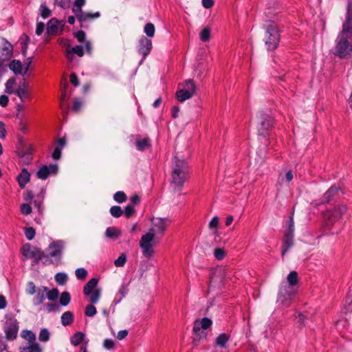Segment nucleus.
<instances>
[{
	"mask_svg": "<svg viewBox=\"0 0 352 352\" xmlns=\"http://www.w3.org/2000/svg\"><path fill=\"white\" fill-rule=\"evenodd\" d=\"M85 0H75L74 1L72 10L79 21H85L100 17V14L99 12H96L94 14L82 12V7L85 5Z\"/></svg>",
	"mask_w": 352,
	"mask_h": 352,
	"instance_id": "obj_10",
	"label": "nucleus"
},
{
	"mask_svg": "<svg viewBox=\"0 0 352 352\" xmlns=\"http://www.w3.org/2000/svg\"><path fill=\"white\" fill-rule=\"evenodd\" d=\"M14 93L16 95L20 98L21 100H23L25 98H28L29 96V92L28 90L21 89H17Z\"/></svg>",
	"mask_w": 352,
	"mask_h": 352,
	"instance_id": "obj_47",
	"label": "nucleus"
},
{
	"mask_svg": "<svg viewBox=\"0 0 352 352\" xmlns=\"http://www.w3.org/2000/svg\"><path fill=\"white\" fill-rule=\"evenodd\" d=\"M21 352H41L39 344H34L32 346L21 347Z\"/></svg>",
	"mask_w": 352,
	"mask_h": 352,
	"instance_id": "obj_40",
	"label": "nucleus"
},
{
	"mask_svg": "<svg viewBox=\"0 0 352 352\" xmlns=\"http://www.w3.org/2000/svg\"><path fill=\"white\" fill-rule=\"evenodd\" d=\"M30 179V174L27 169L23 168L21 173L17 177V181L21 188H23L25 185L29 182Z\"/></svg>",
	"mask_w": 352,
	"mask_h": 352,
	"instance_id": "obj_21",
	"label": "nucleus"
},
{
	"mask_svg": "<svg viewBox=\"0 0 352 352\" xmlns=\"http://www.w3.org/2000/svg\"><path fill=\"white\" fill-rule=\"evenodd\" d=\"M50 333L48 331L47 329H42L40 331L39 336H38V340L41 342H46L50 340Z\"/></svg>",
	"mask_w": 352,
	"mask_h": 352,
	"instance_id": "obj_35",
	"label": "nucleus"
},
{
	"mask_svg": "<svg viewBox=\"0 0 352 352\" xmlns=\"http://www.w3.org/2000/svg\"><path fill=\"white\" fill-rule=\"evenodd\" d=\"M294 236H285L283 237L282 248V257L294 246Z\"/></svg>",
	"mask_w": 352,
	"mask_h": 352,
	"instance_id": "obj_23",
	"label": "nucleus"
},
{
	"mask_svg": "<svg viewBox=\"0 0 352 352\" xmlns=\"http://www.w3.org/2000/svg\"><path fill=\"white\" fill-rule=\"evenodd\" d=\"M346 212V207L344 205H338L333 209L327 210L324 213L325 231L331 234H338L342 228L340 220Z\"/></svg>",
	"mask_w": 352,
	"mask_h": 352,
	"instance_id": "obj_4",
	"label": "nucleus"
},
{
	"mask_svg": "<svg viewBox=\"0 0 352 352\" xmlns=\"http://www.w3.org/2000/svg\"><path fill=\"white\" fill-rule=\"evenodd\" d=\"M152 47L153 44L151 40L142 36L139 40L138 45L137 46L138 52L142 56L140 64H141L146 57L150 54Z\"/></svg>",
	"mask_w": 352,
	"mask_h": 352,
	"instance_id": "obj_11",
	"label": "nucleus"
},
{
	"mask_svg": "<svg viewBox=\"0 0 352 352\" xmlns=\"http://www.w3.org/2000/svg\"><path fill=\"white\" fill-rule=\"evenodd\" d=\"M41 15L43 18L46 19L51 15L50 10L45 6V5L42 4L40 7Z\"/></svg>",
	"mask_w": 352,
	"mask_h": 352,
	"instance_id": "obj_48",
	"label": "nucleus"
},
{
	"mask_svg": "<svg viewBox=\"0 0 352 352\" xmlns=\"http://www.w3.org/2000/svg\"><path fill=\"white\" fill-rule=\"evenodd\" d=\"M126 261V258L124 254H122L116 260L114 261V265L116 267H122Z\"/></svg>",
	"mask_w": 352,
	"mask_h": 352,
	"instance_id": "obj_50",
	"label": "nucleus"
},
{
	"mask_svg": "<svg viewBox=\"0 0 352 352\" xmlns=\"http://www.w3.org/2000/svg\"><path fill=\"white\" fill-rule=\"evenodd\" d=\"M73 322V314L71 311H65L61 316V322L64 326L69 325Z\"/></svg>",
	"mask_w": 352,
	"mask_h": 352,
	"instance_id": "obj_31",
	"label": "nucleus"
},
{
	"mask_svg": "<svg viewBox=\"0 0 352 352\" xmlns=\"http://www.w3.org/2000/svg\"><path fill=\"white\" fill-rule=\"evenodd\" d=\"M129 331L127 330H121L118 332L117 338L119 340L124 339L128 336Z\"/></svg>",
	"mask_w": 352,
	"mask_h": 352,
	"instance_id": "obj_60",
	"label": "nucleus"
},
{
	"mask_svg": "<svg viewBox=\"0 0 352 352\" xmlns=\"http://www.w3.org/2000/svg\"><path fill=\"white\" fill-rule=\"evenodd\" d=\"M65 243L63 241H54L51 243L47 249L46 257L43 258V263L47 265L51 263L58 265L61 259Z\"/></svg>",
	"mask_w": 352,
	"mask_h": 352,
	"instance_id": "obj_6",
	"label": "nucleus"
},
{
	"mask_svg": "<svg viewBox=\"0 0 352 352\" xmlns=\"http://www.w3.org/2000/svg\"><path fill=\"white\" fill-rule=\"evenodd\" d=\"M9 68L15 74L25 75L23 65L19 60H12L9 64Z\"/></svg>",
	"mask_w": 352,
	"mask_h": 352,
	"instance_id": "obj_22",
	"label": "nucleus"
},
{
	"mask_svg": "<svg viewBox=\"0 0 352 352\" xmlns=\"http://www.w3.org/2000/svg\"><path fill=\"white\" fill-rule=\"evenodd\" d=\"M194 94L190 92L186 89H183L179 87V89L177 91L175 96L178 101L180 102H183L186 100L192 97Z\"/></svg>",
	"mask_w": 352,
	"mask_h": 352,
	"instance_id": "obj_25",
	"label": "nucleus"
},
{
	"mask_svg": "<svg viewBox=\"0 0 352 352\" xmlns=\"http://www.w3.org/2000/svg\"><path fill=\"white\" fill-rule=\"evenodd\" d=\"M189 179V168L185 160L175 156L173 160L171 186L175 190L181 191Z\"/></svg>",
	"mask_w": 352,
	"mask_h": 352,
	"instance_id": "obj_2",
	"label": "nucleus"
},
{
	"mask_svg": "<svg viewBox=\"0 0 352 352\" xmlns=\"http://www.w3.org/2000/svg\"><path fill=\"white\" fill-rule=\"evenodd\" d=\"M179 87L183 89H186L190 92H192L194 94L196 92V87L195 82L191 79L186 80L182 85H180Z\"/></svg>",
	"mask_w": 352,
	"mask_h": 352,
	"instance_id": "obj_30",
	"label": "nucleus"
},
{
	"mask_svg": "<svg viewBox=\"0 0 352 352\" xmlns=\"http://www.w3.org/2000/svg\"><path fill=\"white\" fill-rule=\"evenodd\" d=\"M214 255L218 261H221L224 258L226 252L221 248H216L214 251Z\"/></svg>",
	"mask_w": 352,
	"mask_h": 352,
	"instance_id": "obj_51",
	"label": "nucleus"
},
{
	"mask_svg": "<svg viewBox=\"0 0 352 352\" xmlns=\"http://www.w3.org/2000/svg\"><path fill=\"white\" fill-rule=\"evenodd\" d=\"M98 279L93 278L85 285L83 292L87 296H89V301L92 304L97 303L100 297V290L97 288Z\"/></svg>",
	"mask_w": 352,
	"mask_h": 352,
	"instance_id": "obj_9",
	"label": "nucleus"
},
{
	"mask_svg": "<svg viewBox=\"0 0 352 352\" xmlns=\"http://www.w3.org/2000/svg\"><path fill=\"white\" fill-rule=\"evenodd\" d=\"M298 282V274L296 271L290 272L287 276V280L282 281L277 298L280 305L288 306L296 293V286Z\"/></svg>",
	"mask_w": 352,
	"mask_h": 352,
	"instance_id": "obj_3",
	"label": "nucleus"
},
{
	"mask_svg": "<svg viewBox=\"0 0 352 352\" xmlns=\"http://www.w3.org/2000/svg\"><path fill=\"white\" fill-rule=\"evenodd\" d=\"M82 104L78 99H75L74 102L73 109L76 111H80Z\"/></svg>",
	"mask_w": 352,
	"mask_h": 352,
	"instance_id": "obj_64",
	"label": "nucleus"
},
{
	"mask_svg": "<svg viewBox=\"0 0 352 352\" xmlns=\"http://www.w3.org/2000/svg\"><path fill=\"white\" fill-rule=\"evenodd\" d=\"M15 84V79L14 78H9L6 82V92L11 94L14 93L13 87Z\"/></svg>",
	"mask_w": 352,
	"mask_h": 352,
	"instance_id": "obj_43",
	"label": "nucleus"
},
{
	"mask_svg": "<svg viewBox=\"0 0 352 352\" xmlns=\"http://www.w3.org/2000/svg\"><path fill=\"white\" fill-rule=\"evenodd\" d=\"M71 298L68 292H64L61 294L60 297V304L63 306L67 305L70 302Z\"/></svg>",
	"mask_w": 352,
	"mask_h": 352,
	"instance_id": "obj_39",
	"label": "nucleus"
},
{
	"mask_svg": "<svg viewBox=\"0 0 352 352\" xmlns=\"http://www.w3.org/2000/svg\"><path fill=\"white\" fill-rule=\"evenodd\" d=\"M113 199L118 203H123L126 201V196L123 191H118L113 195Z\"/></svg>",
	"mask_w": 352,
	"mask_h": 352,
	"instance_id": "obj_38",
	"label": "nucleus"
},
{
	"mask_svg": "<svg viewBox=\"0 0 352 352\" xmlns=\"http://www.w3.org/2000/svg\"><path fill=\"white\" fill-rule=\"evenodd\" d=\"M23 255L29 258H34L36 261H43V258L46 257L41 250L31 246L30 244H25L23 246Z\"/></svg>",
	"mask_w": 352,
	"mask_h": 352,
	"instance_id": "obj_13",
	"label": "nucleus"
},
{
	"mask_svg": "<svg viewBox=\"0 0 352 352\" xmlns=\"http://www.w3.org/2000/svg\"><path fill=\"white\" fill-rule=\"evenodd\" d=\"M219 219L217 216H214L209 222L208 227L212 230H216L219 226Z\"/></svg>",
	"mask_w": 352,
	"mask_h": 352,
	"instance_id": "obj_46",
	"label": "nucleus"
},
{
	"mask_svg": "<svg viewBox=\"0 0 352 352\" xmlns=\"http://www.w3.org/2000/svg\"><path fill=\"white\" fill-rule=\"evenodd\" d=\"M58 294H59V292H58V290L56 288H54L51 290H49L48 288L47 287V294H46V298L49 300H55L57 299L58 296Z\"/></svg>",
	"mask_w": 352,
	"mask_h": 352,
	"instance_id": "obj_37",
	"label": "nucleus"
},
{
	"mask_svg": "<svg viewBox=\"0 0 352 352\" xmlns=\"http://www.w3.org/2000/svg\"><path fill=\"white\" fill-rule=\"evenodd\" d=\"M21 336L28 341V344L25 346H32L34 344H38L36 341V335L30 330H23L21 332Z\"/></svg>",
	"mask_w": 352,
	"mask_h": 352,
	"instance_id": "obj_24",
	"label": "nucleus"
},
{
	"mask_svg": "<svg viewBox=\"0 0 352 352\" xmlns=\"http://www.w3.org/2000/svg\"><path fill=\"white\" fill-rule=\"evenodd\" d=\"M70 0H55L54 4L57 5L63 8H67L69 7Z\"/></svg>",
	"mask_w": 352,
	"mask_h": 352,
	"instance_id": "obj_56",
	"label": "nucleus"
},
{
	"mask_svg": "<svg viewBox=\"0 0 352 352\" xmlns=\"http://www.w3.org/2000/svg\"><path fill=\"white\" fill-rule=\"evenodd\" d=\"M192 331L194 334V342L204 340L207 338L208 333L206 330L201 329L197 325H193Z\"/></svg>",
	"mask_w": 352,
	"mask_h": 352,
	"instance_id": "obj_19",
	"label": "nucleus"
},
{
	"mask_svg": "<svg viewBox=\"0 0 352 352\" xmlns=\"http://www.w3.org/2000/svg\"><path fill=\"white\" fill-rule=\"evenodd\" d=\"M344 24H347L348 25V34L349 36H352V14L350 13L349 10H348L346 16V21L344 23Z\"/></svg>",
	"mask_w": 352,
	"mask_h": 352,
	"instance_id": "obj_41",
	"label": "nucleus"
},
{
	"mask_svg": "<svg viewBox=\"0 0 352 352\" xmlns=\"http://www.w3.org/2000/svg\"><path fill=\"white\" fill-rule=\"evenodd\" d=\"M31 63H32V58L31 57H29L24 60L23 70H24L25 74L28 72Z\"/></svg>",
	"mask_w": 352,
	"mask_h": 352,
	"instance_id": "obj_63",
	"label": "nucleus"
},
{
	"mask_svg": "<svg viewBox=\"0 0 352 352\" xmlns=\"http://www.w3.org/2000/svg\"><path fill=\"white\" fill-rule=\"evenodd\" d=\"M340 188L336 186H332L323 195L322 202H331L336 200L340 194Z\"/></svg>",
	"mask_w": 352,
	"mask_h": 352,
	"instance_id": "obj_17",
	"label": "nucleus"
},
{
	"mask_svg": "<svg viewBox=\"0 0 352 352\" xmlns=\"http://www.w3.org/2000/svg\"><path fill=\"white\" fill-rule=\"evenodd\" d=\"M25 235L28 240L33 239L35 236V230L32 227L25 228Z\"/></svg>",
	"mask_w": 352,
	"mask_h": 352,
	"instance_id": "obj_52",
	"label": "nucleus"
},
{
	"mask_svg": "<svg viewBox=\"0 0 352 352\" xmlns=\"http://www.w3.org/2000/svg\"><path fill=\"white\" fill-rule=\"evenodd\" d=\"M194 324L207 331L212 326V321L210 318L204 317L200 320H195Z\"/></svg>",
	"mask_w": 352,
	"mask_h": 352,
	"instance_id": "obj_26",
	"label": "nucleus"
},
{
	"mask_svg": "<svg viewBox=\"0 0 352 352\" xmlns=\"http://www.w3.org/2000/svg\"><path fill=\"white\" fill-rule=\"evenodd\" d=\"M75 37L79 42H83L85 40V33L82 31H78L75 33Z\"/></svg>",
	"mask_w": 352,
	"mask_h": 352,
	"instance_id": "obj_58",
	"label": "nucleus"
},
{
	"mask_svg": "<svg viewBox=\"0 0 352 352\" xmlns=\"http://www.w3.org/2000/svg\"><path fill=\"white\" fill-rule=\"evenodd\" d=\"M57 164H50L49 166H42L36 173L38 179L45 180L50 174H55L58 171Z\"/></svg>",
	"mask_w": 352,
	"mask_h": 352,
	"instance_id": "obj_14",
	"label": "nucleus"
},
{
	"mask_svg": "<svg viewBox=\"0 0 352 352\" xmlns=\"http://www.w3.org/2000/svg\"><path fill=\"white\" fill-rule=\"evenodd\" d=\"M256 117L258 119L257 126L258 135L267 137L269 135L270 131L273 127V118L270 114L263 111L259 112Z\"/></svg>",
	"mask_w": 352,
	"mask_h": 352,
	"instance_id": "obj_8",
	"label": "nucleus"
},
{
	"mask_svg": "<svg viewBox=\"0 0 352 352\" xmlns=\"http://www.w3.org/2000/svg\"><path fill=\"white\" fill-rule=\"evenodd\" d=\"M170 221L168 218H155L152 227L140 241V248L144 258L148 261L152 259L155 255L154 247L157 243V236H162L168 226Z\"/></svg>",
	"mask_w": 352,
	"mask_h": 352,
	"instance_id": "obj_1",
	"label": "nucleus"
},
{
	"mask_svg": "<svg viewBox=\"0 0 352 352\" xmlns=\"http://www.w3.org/2000/svg\"><path fill=\"white\" fill-rule=\"evenodd\" d=\"M36 288L33 282L30 281L28 283V288L26 292L30 295H33L36 293Z\"/></svg>",
	"mask_w": 352,
	"mask_h": 352,
	"instance_id": "obj_57",
	"label": "nucleus"
},
{
	"mask_svg": "<svg viewBox=\"0 0 352 352\" xmlns=\"http://www.w3.org/2000/svg\"><path fill=\"white\" fill-rule=\"evenodd\" d=\"M21 211L23 214L28 215L32 212V208L28 204H23L21 206Z\"/></svg>",
	"mask_w": 352,
	"mask_h": 352,
	"instance_id": "obj_55",
	"label": "nucleus"
},
{
	"mask_svg": "<svg viewBox=\"0 0 352 352\" xmlns=\"http://www.w3.org/2000/svg\"><path fill=\"white\" fill-rule=\"evenodd\" d=\"M76 276L79 280H84L87 275V271L85 268H78L75 271Z\"/></svg>",
	"mask_w": 352,
	"mask_h": 352,
	"instance_id": "obj_44",
	"label": "nucleus"
},
{
	"mask_svg": "<svg viewBox=\"0 0 352 352\" xmlns=\"http://www.w3.org/2000/svg\"><path fill=\"white\" fill-rule=\"evenodd\" d=\"M228 340L229 337L226 333H223L219 334L215 339L214 344L221 348H226Z\"/></svg>",
	"mask_w": 352,
	"mask_h": 352,
	"instance_id": "obj_27",
	"label": "nucleus"
},
{
	"mask_svg": "<svg viewBox=\"0 0 352 352\" xmlns=\"http://www.w3.org/2000/svg\"><path fill=\"white\" fill-rule=\"evenodd\" d=\"M265 43L268 50H274L280 42V31L274 23H271L265 28Z\"/></svg>",
	"mask_w": 352,
	"mask_h": 352,
	"instance_id": "obj_7",
	"label": "nucleus"
},
{
	"mask_svg": "<svg viewBox=\"0 0 352 352\" xmlns=\"http://www.w3.org/2000/svg\"><path fill=\"white\" fill-rule=\"evenodd\" d=\"M13 46L5 40L0 48V60L8 61L12 57Z\"/></svg>",
	"mask_w": 352,
	"mask_h": 352,
	"instance_id": "obj_15",
	"label": "nucleus"
},
{
	"mask_svg": "<svg viewBox=\"0 0 352 352\" xmlns=\"http://www.w3.org/2000/svg\"><path fill=\"white\" fill-rule=\"evenodd\" d=\"M111 214L116 218H118L122 216L123 211L120 206H114L110 208Z\"/></svg>",
	"mask_w": 352,
	"mask_h": 352,
	"instance_id": "obj_42",
	"label": "nucleus"
},
{
	"mask_svg": "<svg viewBox=\"0 0 352 352\" xmlns=\"http://www.w3.org/2000/svg\"><path fill=\"white\" fill-rule=\"evenodd\" d=\"M44 29H45V24L43 22L37 23L36 28V34L38 36L41 35L43 32Z\"/></svg>",
	"mask_w": 352,
	"mask_h": 352,
	"instance_id": "obj_59",
	"label": "nucleus"
},
{
	"mask_svg": "<svg viewBox=\"0 0 352 352\" xmlns=\"http://www.w3.org/2000/svg\"><path fill=\"white\" fill-rule=\"evenodd\" d=\"M70 51L72 52V54H76L80 57H82L84 54L83 48L81 45H76L72 48H70Z\"/></svg>",
	"mask_w": 352,
	"mask_h": 352,
	"instance_id": "obj_53",
	"label": "nucleus"
},
{
	"mask_svg": "<svg viewBox=\"0 0 352 352\" xmlns=\"http://www.w3.org/2000/svg\"><path fill=\"white\" fill-rule=\"evenodd\" d=\"M61 156V148L57 147L54 149L52 153V157L54 160H59Z\"/></svg>",
	"mask_w": 352,
	"mask_h": 352,
	"instance_id": "obj_61",
	"label": "nucleus"
},
{
	"mask_svg": "<svg viewBox=\"0 0 352 352\" xmlns=\"http://www.w3.org/2000/svg\"><path fill=\"white\" fill-rule=\"evenodd\" d=\"M105 236L107 238L116 240L120 236V232L115 227H109L105 231Z\"/></svg>",
	"mask_w": 352,
	"mask_h": 352,
	"instance_id": "obj_29",
	"label": "nucleus"
},
{
	"mask_svg": "<svg viewBox=\"0 0 352 352\" xmlns=\"http://www.w3.org/2000/svg\"><path fill=\"white\" fill-rule=\"evenodd\" d=\"M84 334L82 332H77L76 333L72 338H71V343L74 345L77 346L80 343L82 342L84 338Z\"/></svg>",
	"mask_w": 352,
	"mask_h": 352,
	"instance_id": "obj_33",
	"label": "nucleus"
},
{
	"mask_svg": "<svg viewBox=\"0 0 352 352\" xmlns=\"http://www.w3.org/2000/svg\"><path fill=\"white\" fill-rule=\"evenodd\" d=\"M135 146L138 151H146L152 146L151 140L148 137L138 136L135 141Z\"/></svg>",
	"mask_w": 352,
	"mask_h": 352,
	"instance_id": "obj_16",
	"label": "nucleus"
},
{
	"mask_svg": "<svg viewBox=\"0 0 352 352\" xmlns=\"http://www.w3.org/2000/svg\"><path fill=\"white\" fill-rule=\"evenodd\" d=\"M103 346L107 350L113 349L115 347V341L110 338H107L103 341Z\"/></svg>",
	"mask_w": 352,
	"mask_h": 352,
	"instance_id": "obj_49",
	"label": "nucleus"
},
{
	"mask_svg": "<svg viewBox=\"0 0 352 352\" xmlns=\"http://www.w3.org/2000/svg\"><path fill=\"white\" fill-rule=\"evenodd\" d=\"M348 25H342V30L338 35L336 41L333 54L340 58H346L352 54V44L349 41V35L347 32Z\"/></svg>",
	"mask_w": 352,
	"mask_h": 352,
	"instance_id": "obj_5",
	"label": "nucleus"
},
{
	"mask_svg": "<svg viewBox=\"0 0 352 352\" xmlns=\"http://www.w3.org/2000/svg\"><path fill=\"white\" fill-rule=\"evenodd\" d=\"M55 280L56 282L61 285H63L66 283L68 279V276L67 274L64 272H58L55 275Z\"/></svg>",
	"mask_w": 352,
	"mask_h": 352,
	"instance_id": "obj_34",
	"label": "nucleus"
},
{
	"mask_svg": "<svg viewBox=\"0 0 352 352\" xmlns=\"http://www.w3.org/2000/svg\"><path fill=\"white\" fill-rule=\"evenodd\" d=\"M47 287L41 286L36 289L35 296L33 298V304L38 305L42 304L46 298Z\"/></svg>",
	"mask_w": 352,
	"mask_h": 352,
	"instance_id": "obj_18",
	"label": "nucleus"
},
{
	"mask_svg": "<svg viewBox=\"0 0 352 352\" xmlns=\"http://www.w3.org/2000/svg\"><path fill=\"white\" fill-rule=\"evenodd\" d=\"M144 32L148 38H152L155 35V28L153 23H147L144 28Z\"/></svg>",
	"mask_w": 352,
	"mask_h": 352,
	"instance_id": "obj_32",
	"label": "nucleus"
},
{
	"mask_svg": "<svg viewBox=\"0 0 352 352\" xmlns=\"http://www.w3.org/2000/svg\"><path fill=\"white\" fill-rule=\"evenodd\" d=\"M200 40L203 42L208 41L210 38V30L209 28H204L199 34Z\"/></svg>",
	"mask_w": 352,
	"mask_h": 352,
	"instance_id": "obj_36",
	"label": "nucleus"
},
{
	"mask_svg": "<svg viewBox=\"0 0 352 352\" xmlns=\"http://www.w3.org/2000/svg\"><path fill=\"white\" fill-rule=\"evenodd\" d=\"M62 28L61 23L53 18L47 23V31L50 34H58Z\"/></svg>",
	"mask_w": 352,
	"mask_h": 352,
	"instance_id": "obj_20",
	"label": "nucleus"
},
{
	"mask_svg": "<svg viewBox=\"0 0 352 352\" xmlns=\"http://www.w3.org/2000/svg\"><path fill=\"white\" fill-rule=\"evenodd\" d=\"M287 227L284 235L294 237V220L293 216H290L287 221Z\"/></svg>",
	"mask_w": 352,
	"mask_h": 352,
	"instance_id": "obj_28",
	"label": "nucleus"
},
{
	"mask_svg": "<svg viewBox=\"0 0 352 352\" xmlns=\"http://www.w3.org/2000/svg\"><path fill=\"white\" fill-rule=\"evenodd\" d=\"M96 312V308L93 305H89L85 307V314L88 317H93Z\"/></svg>",
	"mask_w": 352,
	"mask_h": 352,
	"instance_id": "obj_45",
	"label": "nucleus"
},
{
	"mask_svg": "<svg viewBox=\"0 0 352 352\" xmlns=\"http://www.w3.org/2000/svg\"><path fill=\"white\" fill-rule=\"evenodd\" d=\"M19 331V322L15 318H10L6 322L4 331L6 337L8 340H14L16 338Z\"/></svg>",
	"mask_w": 352,
	"mask_h": 352,
	"instance_id": "obj_12",
	"label": "nucleus"
},
{
	"mask_svg": "<svg viewBox=\"0 0 352 352\" xmlns=\"http://www.w3.org/2000/svg\"><path fill=\"white\" fill-rule=\"evenodd\" d=\"M29 42H30V38L28 36H25V41L21 42V45H22L21 52H22V54L24 56H25L27 54L28 45Z\"/></svg>",
	"mask_w": 352,
	"mask_h": 352,
	"instance_id": "obj_54",
	"label": "nucleus"
},
{
	"mask_svg": "<svg viewBox=\"0 0 352 352\" xmlns=\"http://www.w3.org/2000/svg\"><path fill=\"white\" fill-rule=\"evenodd\" d=\"M9 102V98L6 95H1L0 96V105L2 107H6L8 105V103Z\"/></svg>",
	"mask_w": 352,
	"mask_h": 352,
	"instance_id": "obj_62",
	"label": "nucleus"
}]
</instances>
